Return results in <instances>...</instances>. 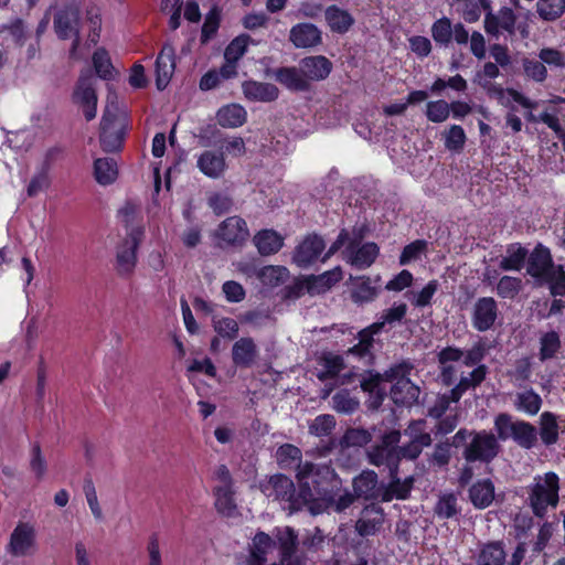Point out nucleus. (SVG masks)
<instances>
[{"mask_svg":"<svg viewBox=\"0 0 565 565\" xmlns=\"http://www.w3.org/2000/svg\"><path fill=\"white\" fill-rule=\"evenodd\" d=\"M215 507L218 512L232 515L236 509L232 487L218 486L214 490Z\"/></svg>","mask_w":565,"mask_h":565,"instance_id":"obj_45","label":"nucleus"},{"mask_svg":"<svg viewBox=\"0 0 565 565\" xmlns=\"http://www.w3.org/2000/svg\"><path fill=\"white\" fill-rule=\"evenodd\" d=\"M435 512L444 519L455 516L458 513L457 498L451 493L443 494L435 507Z\"/></svg>","mask_w":565,"mask_h":565,"instance_id":"obj_58","label":"nucleus"},{"mask_svg":"<svg viewBox=\"0 0 565 565\" xmlns=\"http://www.w3.org/2000/svg\"><path fill=\"white\" fill-rule=\"evenodd\" d=\"M369 460L374 466H385L388 473L395 476V471L399 462V454L396 447H387V445H377L369 451Z\"/></svg>","mask_w":565,"mask_h":565,"instance_id":"obj_25","label":"nucleus"},{"mask_svg":"<svg viewBox=\"0 0 565 565\" xmlns=\"http://www.w3.org/2000/svg\"><path fill=\"white\" fill-rule=\"evenodd\" d=\"M213 328L218 335L235 339L238 334V323L233 318H218L213 320Z\"/></svg>","mask_w":565,"mask_h":565,"instance_id":"obj_64","label":"nucleus"},{"mask_svg":"<svg viewBox=\"0 0 565 565\" xmlns=\"http://www.w3.org/2000/svg\"><path fill=\"white\" fill-rule=\"evenodd\" d=\"M404 435L409 438V443L397 448L399 458L416 459L423 449L431 444L430 434L426 430V422L423 419L411 422Z\"/></svg>","mask_w":565,"mask_h":565,"instance_id":"obj_11","label":"nucleus"},{"mask_svg":"<svg viewBox=\"0 0 565 565\" xmlns=\"http://www.w3.org/2000/svg\"><path fill=\"white\" fill-rule=\"evenodd\" d=\"M343 277V273L340 266L334 267L331 270L324 271L318 276H310L303 281L296 284L290 294L295 297H299L306 290L310 295L323 294L329 290L332 286L339 282Z\"/></svg>","mask_w":565,"mask_h":565,"instance_id":"obj_12","label":"nucleus"},{"mask_svg":"<svg viewBox=\"0 0 565 565\" xmlns=\"http://www.w3.org/2000/svg\"><path fill=\"white\" fill-rule=\"evenodd\" d=\"M335 427V418L330 414H322L317 416L309 424V433L317 437L329 436Z\"/></svg>","mask_w":565,"mask_h":565,"instance_id":"obj_52","label":"nucleus"},{"mask_svg":"<svg viewBox=\"0 0 565 565\" xmlns=\"http://www.w3.org/2000/svg\"><path fill=\"white\" fill-rule=\"evenodd\" d=\"M249 41L250 38L247 34L238 35L234 40H232L224 52L225 61L238 62L239 58L245 54Z\"/></svg>","mask_w":565,"mask_h":565,"instance_id":"obj_54","label":"nucleus"},{"mask_svg":"<svg viewBox=\"0 0 565 565\" xmlns=\"http://www.w3.org/2000/svg\"><path fill=\"white\" fill-rule=\"evenodd\" d=\"M258 358V349L252 338H241L232 348V360L239 367L252 366Z\"/></svg>","mask_w":565,"mask_h":565,"instance_id":"obj_23","label":"nucleus"},{"mask_svg":"<svg viewBox=\"0 0 565 565\" xmlns=\"http://www.w3.org/2000/svg\"><path fill=\"white\" fill-rule=\"evenodd\" d=\"M541 439L545 445H552L557 440L558 430L555 417L551 413L541 416Z\"/></svg>","mask_w":565,"mask_h":565,"instance_id":"obj_57","label":"nucleus"},{"mask_svg":"<svg viewBox=\"0 0 565 565\" xmlns=\"http://www.w3.org/2000/svg\"><path fill=\"white\" fill-rule=\"evenodd\" d=\"M74 103L84 111L86 120H92L97 113V95L90 75H83L78 79L73 94Z\"/></svg>","mask_w":565,"mask_h":565,"instance_id":"obj_15","label":"nucleus"},{"mask_svg":"<svg viewBox=\"0 0 565 565\" xmlns=\"http://www.w3.org/2000/svg\"><path fill=\"white\" fill-rule=\"evenodd\" d=\"M439 282L437 280H430L419 291L407 292V297L413 306L423 308L429 306L434 295L437 292Z\"/></svg>","mask_w":565,"mask_h":565,"instance_id":"obj_49","label":"nucleus"},{"mask_svg":"<svg viewBox=\"0 0 565 565\" xmlns=\"http://www.w3.org/2000/svg\"><path fill=\"white\" fill-rule=\"evenodd\" d=\"M518 420H513V417L507 413H500L494 418V430L497 433V439L505 441L512 439Z\"/></svg>","mask_w":565,"mask_h":565,"instance_id":"obj_47","label":"nucleus"},{"mask_svg":"<svg viewBox=\"0 0 565 565\" xmlns=\"http://www.w3.org/2000/svg\"><path fill=\"white\" fill-rule=\"evenodd\" d=\"M359 404V399L351 396L347 390H341L332 396V407L338 413L352 414Z\"/></svg>","mask_w":565,"mask_h":565,"instance_id":"obj_51","label":"nucleus"},{"mask_svg":"<svg viewBox=\"0 0 565 565\" xmlns=\"http://www.w3.org/2000/svg\"><path fill=\"white\" fill-rule=\"evenodd\" d=\"M527 257V249L521 244L514 243L507 247L505 255L501 258L499 267L503 270H521Z\"/></svg>","mask_w":565,"mask_h":565,"instance_id":"obj_34","label":"nucleus"},{"mask_svg":"<svg viewBox=\"0 0 565 565\" xmlns=\"http://www.w3.org/2000/svg\"><path fill=\"white\" fill-rule=\"evenodd\" d=\"M500 451V445L495 436L486 430L473 434L471 440L463 450V458L468 463L480 461L489 463Z\"/></svg>","mask_w":565,"mask_h":565,"instance_id":"obj_8","label":"nucleus"},{"mask_svg":"<svg viewBox=\"0 0 565 565\" xmlns=\"http://www.w3.org/2000/svg\"><path fill=\"white\" fill-rule=\"evenodd\" d=\"M300 68L307 82L321 81L330 74L332 64L327 57L318 55L303 58Z\"/></svg>","mask_w":565,"mask_h":565,"instance_id":"obj_24","label":"nucleus"},{"mask_svg":"<svg viewBox=\"0 0 565 565\" xmlns=\"http://www.w3.org/2000/svg\"><path fill=\"white\" fill-rule=\"evenodd\" d=\"M540 360L546 361L554 358L561 348V340L555 331L547 332L541 337L540 340Z\"/></svg>","mask_w":565,"mask_h":565,"instance_id":"obj_53","label":"nucleus"},{"mask_svg":"<svg viewBox=\"0 0 565 565\" xmlns=\"http://www.w3.org/2000/svg\"><path fill=\"white\" fill-rule=\"evenodd\" d=\"M406 312L407 306L405 303H398L385 310L379 321L359 333V343L352 347L348 353L359 358L369 356L370 350L373 345V335L379 333L385 324H393L401 321L405 317Z\"/></svg>","mask_w":565,"mask_h":565,"instance_id":"obj_4","label":"nucleus"},{"mask_svg":"<svg viewBox=\"0 0 565 565\" xmlns=\"http://www.w3.org/2000/svg\"><path fill=\"white\" fill-rule=\"evenodd\" d=\"M371 441V435L362 428L348 429L342 438V445L345 447H361Z\"/></svg>","mask_w":565,"mask_h":565,"instance_id":"obj_61","label":"nucleus"},{"mask_svg":"<svg viewBox=\"0 0 565 565\" xmlns=\"http://www.w3.org/2000/svg\"><path fill=\"white\" fill-rule=\"evenodd\" d=\"M175 68L174 47L167 43L163 45L156 61V85L162 90L169 84Z\"/></svg>","mask_w":565,"mask_h":565,"instance_id":"obj_19","label":"nucleus"},{"mask_svg":"<svg viewBox=\"0 0 565 565\" xmlns=\"http://www.w3.org/2000/svg\"><path fill=\"white\" fill-rule=\"evenodd\" d=\"M331 473L329 467L317 466L311 462L299 463L297 468V478L303 486V495L310 499L308 493H311V488L317 489L321 486L322 479H326ZM263 493L273 500L288 502L287 509L298 511L302 509L305 502H300L299 498L295 497V487L292 481L284 475L273 476L267 483L262 487Z\"/></svg>","mask_w":565,"mask_h":565,"instance_id":"obj_1","label":"nucleus"},{"mask_svg":"<svg viewBox=\"0 0 565 565\" xmlns=\"http://www.w3.org/2000/svg\"><path fill=\"white\" fill-rule=\"evenodd\" d=\"M263 285L274 288L285 284L289 278V270L284 266H265L257 271Z\"/></svg>","mask_w":565,"mask_h":565,"instance_id":"obj_36","label":"nucleus"},{"mask_svg":"<svg viewBox=\"0 0 565 565\" xmlns=\"http://www.w3.org/2000/svg\"><path fill=\"white\" fill-rule=\"evenodd\" d=\"M523 289V280L519 277L502 276L497 284V294L503 299H514Z\"/></svg>","mask_w":565,"mask_h":565,"instance_id":"obj_46","label":"nucleus"},{"mask_svg":"<svg viewBox=\"0 0 565 565\" xmlns=\"http://www.w3.org/2000/svg\"><path fill=\"white\" fill-rule=\"evenodd\" d=\"M324 18L328 26L332 32L344 34L354 24L352 14L337 6H330L324 11Z\"/></svg>","mask_w":565,"mask_h":565,"instance_id":"obj_26","label":"nucleus"},{"mask_svg":"<svg viewBox=\"0 0 565 565\" xmlns=\"http://www.w3.org/2000/svg\"><path fill=\"white\" fill-rule=\"evenodd\" d=\"M308 495L310 499L305 497L303 502L305 507L308 508L311 514H319L328 509H332L334 512L340 513L347 510L354 502V495L349 491L327 495L321 502L312 500V493H308Z\"/></svg>","mask_w":565,"mask_h":565,"instance_id":"obj_18","label":"nucleus"},{"mask_svg":"<svg viewBox=\"0 0 565 565\" xmlns=\"http://www.w3.org/2000/svg\"><path fill=\"white\" fill-rule=\"evenodd\" d=\"M196 167L209 178H221L226 170L224 154L218 151L205 150L198 157Z\"/></svg>","mask_w":565,"mask_h":565,"instance_id":"obj_22","label":"nucleus"},{"mask_svg":"<svg viewBox=\"0 0 565 565\" xmlns=\"http://www.w3.org/2000/svg\"><path fill=\"white\" fill-rule=\"evenodd\" d=\"M246 110L237 104L222 107L216 115L217 122L222 127L236 128L246 121Z\"/></svg>","mask_w":565,"mask_h":565,"instance_id":"obj_35","label":"nucleus"},{"mask_svg":"<svg viewBox=\"0 0 565 565\" xmlns=\"http://www.w3.org/2000/svg\"><path fill=\"white\" fill-rule=\"evenodd\" d=\"M425 115L431 122H444L450 116L449 103L445 99L430 100L426 104Z\"/></svg>","mask_w":565,"mask_h":565,"instance_id":"obj_50","label":"nucleus"},{"mask_svg":"<svg viewBox=\"0 0 565 565\" xmlns=\"http://www.w3.org/2000/svg\"><path fill=\"white\" fill-rule=\"evenodd\" d=\"M216 236L226 245L242 246L249 238V230L244 218L230 216L218 225Z\"/></svg>","mask_w":565,"mask_h":565,"instance_id":"obj_14","label":"nucleus"},{"mask_svg":"<svg viewBox=\"0 0 565 565\" xmlns=\"http://www.w3.org/2000/svg\"><path fill=\"white\" fill-rule=\"evenodd\" d=\"M498 318L497 301L492 297L479 298L472 310V326L476 330L484 332L490 330Z\"/></svg>","mask_w":565,"mask_h":565,"instance_id":"obj_17","label":"nucleus"},{"mask_svg":"<svg viewBox=\"0 0 565 565\" xmlns=\"http://www.w3.org/2000/svg\"><path fill=\"white\" fill-rule=\"evenodd\" d=\"M275 79L286 88L295 92H302L308 88V82L305 79L301 68L280 67L274 71Z\"/></svg>","mask_w":565,"mask_h":565,"instance_id":"obj_29","label":"nucleus"},{"mask_svg":"<svg viewBox=\"0 0 565 565\" xmlns=\"http://www.w3.org/2000/svg\"><path fill=\"white\" fill-rule=\"evenodd\" d=\"M487 372V366L481 364L467 375H461L459 383L451 390L452 401H459L465 392L480 385L484 381Z\"/></svg>","mask_w":565,"mask_h":565,"instance_id":"obj_31","label":"nucleus"},{"mask_svg":"<svg viewBox=\"0 0 565 565\" xmlns=\"http://www.w3.org/2000/svg\"><path fill=\"white\" fill-rule=\"evenodd\" d=\"M289 40L296 47H313L321 43V31L312 23H298L291 28Z\"/></svg>","mask_w":565,"mask_h":565,"instance_id":"obj_21","label":"nucleus"},{"mask_svg":"<svg viewBox=\"0 0 565 565\" xmlns=\"http://www.w3.org/2000/svg\"><path fill=\"white\" fill-rule=\"evenodd\" d=\"M513 405L516 411L534 416L541 409L542 398L533 388H525L516 392Z\"/></svg>","mask_w":565,"mask_h":565,"instance_id":"obj_33","label":"nucleus"},{"mask_svg":"<svg viewBox=\"0 0 565 565\" xmlns=\"http://www.w3.org/2000/svg\"><path fill=\"white\" fill-rule=\"evenodd\" d=\"M558 490V477L554 472H547L534 479L529 499L536 516L543 518L548 507L555 508L557 505Z\"/></svg>","mask_w":565,"mask_h":565,"instance_id":"obj_2","label":"nucleus"},{"mask_svg":"<svg viewBox=\"0 0 565 565\" xmlns=\"http://www.w3.org/2000/svg\"><path fill=\"white\" fill-rule=\"evenodd\" d=\"M244 96L250 102L270 103L278 98L279 89L270 83L246 81L242 85Z\"/></svg>","mask_w":565,"mask_h":565,"instance_id":"obj_20","label":"nucleus"},{"mask_svg":"<svg viewBox=\"0 0 565 565\" xmlns=\"http://www.w3.org/2000/svg\"><path fill=\"white\" fill-rule=\"evenodd\" d=\"M452 29L450 19L443 17L433 23L431 36L437 44L448 46L452 39Z\"/></svg>","mask_w":565,"mask_h":565,"instance_id":"obj_48","label":"nucleus"},{"mask_svg":"<svg viewBox=\"0 0 565 565\" xmlns=\"http://www.w3.org/2000/svg\"><path fill=\"white\" fill-rule=\"evenodd\" d=\"M521 64L525 78L535 83H543L547 78V68L540 57L524 56Z\"/></svg>","mask_w":565,"mask_h":565,"instance_id":"obj_38","label":"nucleus"},{"mask_svg":"<svg viewBox=\"0 0 565 565\" xmlns=\"http://www.w3.org/2000/svg\"><path fill=\"white\" fill-rule=\"evenodd\" d=\"M344 369L343 358L337 354H326L320 360V369L318 371V379L326 381L334 379Z\"/></svg>","mask_w":565,"mask_h":565,"instance_id":"obj_39","label":"nucleus"},{"mask_svg":"<svg viewBox=\"0 0 565 565\" xmlns=\"http://www.w3.org/2000/svg\"><path fill=\"white\" fill-rule=\"evenodd\" d=\"M86 23L88 26V40L90 43L96 44L102 29L100 10L98 8L92 7L87 10Z\"/></svg>","mask_w":565,"mask_h":565,"instance_id":"obj_60","label":"nucleus"},{"mask_svg":"<svg viewBox=\"0 0 565 565\" xmlns=\"http://www.w3.org/2000/svg\"><path fill=\"white\" fill-rule=\"evenodd\" d=\"M377 475L374 471H363L353 481V488L358 497L371 499L375 497Z\"/></svg>","mask_w":565,"mask_h":565,"instance_id":"obj_40","label":"nucleus"},{"mask_svg":"<svg viewBox=\"0 0 565 565\" xmlns=\"http://www.w3.org/2000/svg\"><path fill=\"white\" fill-rule=\"evenodd\" d=\"M552 267L550 252L544 248H535L529 257L527 273L535 278H546Z\"/></svg>","mask_w":565,"mask_h":565,"instance_id":"obj_32","label":"nucleus"},{"mask_svg":"<svg viewBox=\"0 0 565 565\" xmlns=\"http://www.w3.org/2000/svg\"><path fill=\"white\" fill-rule=\"evenodd\" d=\"M54 30L62 40L72 39L73 50L79 44V7L75 0L58 7L54 14Z\"/></svg>","mask_w":565,"mask_h":565,"instance_id":"obj_6","label":"nucleus"},{"mask_svg":"<svg viewBox=\"0 0 565 565\" xmlns=\"http://www.w3.org/2000/svg\"><path fill=\"white\" fill-rule=\"evenodd\" d=\"M536 429L533 425L524 420H518L512 439L522 448L530 449L536 443Z\"/></svg>","mask_w":565,"mask_h":565,"instance_id":"obj_44","label":"nucleus"},{"mask_svg":"<svg viewBox=\"0 0 565 565\" xmlns=\"http://www.w3.org/2000/svg\"><path fill=\"white\" fill-rule=\"evenodd\" d=\"M499 75H500V70H499L498 64L492 63V62H487L483 65L482 71L477 73L476 78H477L478 84L480 86H482L483 88H487L488 90L493 89V92H495L499 95V97L502 102L505 98V96H508L509 100L518 103L524 108H527V109L534 108L535 104L532 100H530L527 97H525L524 95L519 93L518 90L512 89V88L503 89L500 86H498V87L493 86L491 84V79L497 78Z\"/></svg>","mask_w":565,"mask_h":565,"instance_id":"obj_9","label":"nucleus"},{"mask_svg":"<svg viewBox=\"0 0 565 565\" xmlns=\"http://www.w3.org/2000/svg\"><path fill=\"white\" fill-rule=\"evenodd\" d=\"M377 255L379 247L375 243H364L362 245L350 243L343 250L345 262L356 269L370 267Z\"/></svg>","mask_w":565,"mask_h":565,"instance_id":"obj_16","label":"nucleus"},{"mask_svg":"<svg viewBox=\"0 0 565 565\" xmlns=\"http://www.w3.org/2000/svg\"><path fill=\"white\" fill-rule=\"evenodd\" d=\"M253 243L263 256L276 254L284 245V237L274 230H262L253 237Z\"/></svg>","mask_w":565,"mask_h":565,"instance_id":"obj_27","label":"nucleus"},{"mask_svg":"<svg viewBox=\"0 0 565 565\" xmlns=\"http://www.w3.org/2000/svg\"><path fill=\"white\" fill-rule=\"evenodd\" d=\"M390 477L392 480L384 495V500L390 501L393 498L406 499L413 487V478L407 477L401 480L397 477V470L395 471V476L390 475Z\"/></svg>","mask_w":565,"mask_h":565,"instance_id":"obj_42","label":"nucleus"},{"mask_svg":"<svg viewBox=\"0 0 565 565\" xmlns=\"http://www.w3.org/2000/svg\"><path fill=\"white\" fill-rule=\"evenodd\" d=\"M94 175L102 185H108L115 182L118 175L117 163L114 159H97L94 163Z\"/></svg>","mask_w":565,"mask_h":565,"instance_id":"obj_37","label":"nucleus"},{"mask_svg":"<svg viewBox=\"0 0 565 565\" xmlns=\"http://www.w3.org/2000/svg\"><path fill=\"white\" fill-rule=\"evenodd\" d=\"M38 548L35 524L29 521H19L10 534L7 552L13 557H25L34 555Z\"/></svg>","mask_w":565,"mask_h":565,"instance_id":"obj_5","label":"nucleus"},{"mask_svg":"<svg viewBox=\"0 0 565 565\" xmlns=\"http://www.w3.org/2000/svg\"><path fill=\"white\" fill-rule=\"evenodd\" d=\"M93 65L97 75L103 79L113 76L114 67L108 53L104 49H98L93 55Z\"/></svg>","mask_w":565,"mask_h":565,"instance_id":"obj_56","label":"nucleus"},{"mask_svg":"<svg viewBox=\"0 0 565 565\" xmlns=\"http://www.w3.org/2000/svg\"><path fill=\"white\" fill-rule=\"evenodd\" d=\"M445 148L452 152H460L466 143L467 136L459 125H451L443 132Z\"/></svg>","mask_w":565,"mask_h":565,"instance_id":"obj_43","label":"nucleus"},{"mask_svg":"<svg viewBox=\"0 0 565 565\" xmlns=\"http://www.w3.org/2000/svg\"><path fill=\"white\" fill-rule=\"evenodd\" d=\"M376 295V288L372 286L369 278H359L358 284L352 291V299L354 302L364 303L372 301Z\"/></svg>","mask_w":565,"mask_h":565,"instance_id":"obj_55","label":"nucleus"},{"mask_svg":"<svg viewBox=\"0 0 565 565\" xmlns=\"http://www.w3.org/2000/svg\"><path fill=\"white\" fill-rule=\"evenodd\" d=\"M531 374L532 365L529 358L518 360L514 364V369L510 372L514 385L519 387L530 380Z\"/></svg>","mask_w":565,"mask_h":565,"instance_id":"obj_59","label":"nucleus"},{"mask_svg":"<svg viewBox=\"0 0 565 565\" xmlns=\"http://www.w3.org/2000/svg\"><path fill=\"white\" fill-rule=\"evenodd\" d=\"M469 499L477 509L488 508L494 500V486L484 479L473 483L469 489Z\"/></svg>","mask_w":565,"mask_h":565,"instance_id":"obj_30","label":"nucleus"},{"mask_svg":"<svg viewBox=\"0 0 565 565\" xmlns=\"http://www.w3.org/2000/svg\"><path fill=\"white\" fill-rule=\"evenodd\" d=\"M412 367L398 364L385 372L386 381L393 382L391 396L395 404L411 406L418 402L420 390L408 377Z\"/></svg>","mask_w":565,"mask_h":565,"instance_id":"obj_3","label":"nucleus"},{"mask_svg":"<svg viewBox=\"0 0 565 565\" xmlns=\"http://www.w3.org/2000/svg\"><path fill=\"white\" fill-rule=\"evenodd\" d=\"M116 110L114 103H108L100 122V145L106 152L119 150L124 140V124Z\"/></svg>","mask_w":565,"mask_h":565,"instance_id":"obj_7","label":"nucleus"},{"mask_svg":"<svg viewBox=\"0 0 565 565\" xmlns=\"http://www.w3.org/2000/svg\"><path fill=\"white\" fill-rule=\"evenodd\" d=\"M30 470L34 473L36 480H42L47 470L46 460L38 444L33 445L31 449Z\"/></svg>","mask_w":565,"mask_h":565,"instance_id":"obj_63","label":"nucleus"},{"mask_svg":"<svg viewBox=\"0 0 565 565\" xmlns=\"http://www.w3.org/2000/svg\"><path fill=\"white\" fill-rule=\"evenodd\" d=\"M536 12L543 21H555L565 12V0H537Z\"/></svg>","mask_w":565,"mask_h":565,"instance_id":"obj_41","label":"nucleus"},{"mask_svg":"<svg viewBox=\"0 0 565 565\" xmlns=\"http://www.w3.org/2000/svg\"><path fill=\"white\" fill-rule=\"evenodd\" d=\"M324 248L323 238L317 234H310L296 246L292 263L299 268H307L320 257Z\"/></svg>","mask_w":565,"mask_h":565,"instance_id":"obj_13","label":"nucleus"},{"mask_svg":"<svg viewBox=\"0 0 565 565\" xmlns=\"http://www.w3.org/2000/svg\"><path fill=\"white\" fill-rule=\"evenodd\" d=\"M507 553L501 542L482 544L476 554V565H504Z\"/></svg>","mask_w":565,"mask_h":565,"instance_id":"obj_28","label":"nucleus"},{"mask_svg":"<svg viewBox=\"0 0 565 565\" xmlns=\"http://www.w3.org/2000/svg\"><path fill=\"white\" fill-rule=\"evenodd\" d=\"M142 235L143 231L141 227H132L118 245L116 250V269L118 274L129 275L132 273L137 262L136 252Z\"/></svg>","mask_w":565,"mask_h":565,"instance_id":"obj_10","label":"nucleus"},{"mask_svg":"<svg viewBox=\"0 0 565 565\" xmlns=\"http://www.w3.org/2000/svg\"><path fill=\"white\" fill-rule=\"evenodd\" d=\"M49 171L40 168L39 171L32 177L28 188V196H36L40 192L46 190L50 186Z\"/></svg>","mask_w":565,"mask_h":565,"instance_id":"obj_62","label":"nucleus"}]
</instances>
